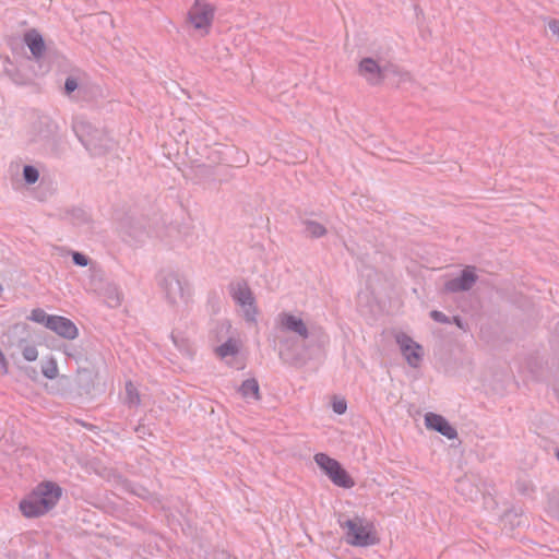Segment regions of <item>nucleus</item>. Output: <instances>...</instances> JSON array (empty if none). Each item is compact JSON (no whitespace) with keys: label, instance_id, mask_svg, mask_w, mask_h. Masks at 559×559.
<instances>
[{"label":"nucleus","instance_id":"1","mask_svg":"<svg viewBox=\"0 0 559 559\" xmlns=\"http://www.w3.org/2000/svg\"><path fill=\"white\" fill-rule=\"evenodd\" d=\"M61 495L60 486L52 481H43L20 501L19 509L25 518H39L56 507Z\"/></svg>","mask_w":559,"mask_h":559},{"label":"nucleus","instance_id":"2","mask_svg":"<svg viewBox=\"0 0 559 559\" xmlns=\"http://www.w3.org/2000/svg\"><path fill=\"white\" fill-rule=\"evenodd\" d=\"M345 542L354 547H368L379 543L374 524L361 516H353L340 523Z\"/></svg>","mask_w":559,"mask_h":559},{"label":"nucleus","instance_id":"3","mask_svg":"<svg viewBox=\"0 0 559 559\" xmlns=\"http://www.w3.org/2000/svg\"><path fill=\"white\" fill-rule=\"evenodd\" d=\"M216 14V7L209 0H194L188 10L186 22L200 36L210 34Z\"/></svg>","mask_w":559,"mask_h":559},{"label":"nucleus","instance_id":"4","mask_svg":"<svg viewBox=\"0 0 559 559\" xmlns=\"http://www.w3.org/2000/svg\"><path fill=\"white\" fill-rule=\"evenodd\" d=\"M313 459L317 465L335 486L346 489L355 486L354 479L336 460L330 457L325 453H317Z\"/></svg>","mask_w":559,"mask_h":559},{"label":"nucleus","instance_id":"5","mask_svg":"<svg viewBox=\"0 0 559 559\" xmlns=\"http://www.w3.org/2000/svg\"><path fill=\"white\" fill-rule=\"evenodd\" d=\"M234 299L243 307L247 320L253 321L257 314L254 298L246 283H237L231 288Z\"/></svg>","mask_w":559,"mask_h":559},{"label":"nucleus","instance_id":"6","mask_svg":"<svg viewBox=\"0 0 559 559\" xmlns=\"http://www.w3.org/2000/svg\"><path fill=\"white\" fill-rule=\"evenodd\" d=\"M358 74L362 76L368 84L378 86L383 83L385 74L378 61L372 58H364L358 64Z\"/></svg>","mask_w":559,"mask_h":559},{"label":"nucleus","instance_id":"7","mask_svg":"<svg viewBox=\"0 0 559 559\" xmlns=\"http://www.w3.org/2000/svg\"><path fill=\"white\" fill-rule=\"evenodd\" d=\"M396 342L407 362L412 367H418L423 357V347L405 334H399Z\"/></svg>","mask_w":559,"mask_h":559},{"label":"nucleus","instance_id":"8","mask_svg":"<svg viewBox=\"0 0 559 559\" xmlns=\"http://www.w3.org/2000/svg\"><path fill=\"white\" fill-rule=\"evenodd\" d=\"M48 329L67 340H74L79 335L76 325L70 319L61 316L53 314Z\"/></svg>","mask_w":559,"mask_h":559},{"label":"nucleus","instance_id":"9","mask_svg":"<svg viewBox=\"0 0 559 559\" xmlns=\"http://www.w3.org/2000/svg\"><path fill=\"white\" fill-rule=\"evenodd\" d=\"M477 275L475 269L467 266L463 270L460 277L449 281L445 284L448 292H462L469 289L476 282Z\"/></svg>","mask_w":559,"mask_h":559},{"label":"nucleus","instance_id":"10","mask_svg":"<svg viewBox=\"0 0 559 559\" xmlns=\"http://www.w3.org/2000/svg\"><path fill=\"white\" fill-rule=\"evenodd\" d=\"M426 426L433 429L449 439L456 437V430L440 415L429 413L425 417Z\"/></svg>","mask_w":559,"mask_h":559},{"label":"nucleus","instance_id":"11","mask_svg":"<svg viewBox=\"0 0 559 559\" xmlns=\"http://www.w3.org/2000/svg\"><path fill=\"white\" fill-rule=\"evenodd\" d=\"M280 324L283 329L293 331L302 337H307L308 335L304 321L293 314L282 313L280 316Z\"/></svg>","mask_w":559,"mask_h":559},{"label":"nucleus","instance_id":"12","mask_svg":"<svg viewBox=\"0 0 559 559\" xmlns=\"http://www.w3.org/2000/svg\"><path fill=\"white\" fill-rule=\"evenodd\" d=\"M24 40L35 57L41 56L45 51L44 39L37 31L31 29L27 32L25 34Z\"/></svg>","mask_w":559,"mask_h":559},{"label":"nucleus","instance_id":"13","mask_svg":"<svg viewBox=\"0 0 559 559\" xmlns=\"http://www.w3.org/2000/svg\"><path fill=\"white\" fill-rule=\"evenodd\" d=\"M243 397L252 396L254 400H260V389L255 379H248L242 382L239 389Z\"/></svg>","mask_w":559,"mask_h":559},{"label":"nucleus","instance_id":"14","mask_svg":"<svg viewBox=\"0 0 559 559\" xmlns=\"http://www.w3.org/2000/svg\"><path fill=\"white\" fill-rule=\"evenodd\" d=\"M41 373L45 378L53 380L59 376L57 360L53 357H47L41 361Z\"/></svg>","mask_w":559,"mask_h":559},{"label":"nucleus","instance_id":"15","mask_svg":"<svg viewBox=\"0 0 559 559\" xmlns=\"http://www.w3.org/2000/svg\"><path fill=\"white\" fill-rule=\"evenodd\" d=\"M52 316L53 314H48L45 310H43L40 308H35L31 311V313L28 316V320H31L35 323H38V324H43L44 326H46L48 329Z\"/></svg>","mask_w":559,"mask_h":559},{"label":"nucleus","instance_id":"16","mask_svg":"<svg viewBox=\"0 0 559 559\" xmlns=\"http://www.w3.org/2000/svg\"><path fill=\"white\" fill-rule=\"evenodd\" d=\"M238 353V344L234 340H228L226 343L216 348V354L221 358L234 356Z\"/></svg>","mask_w":559,"mask_h":559},{"label":"nucleus","instance_id":"17","mask_svg":"<svg viewBox=\"0 0 559 559\" xmlns=\"http://www.w3.org/2000/svg\"><path fill=\"white\" fill-rule=\"evenodd\" d=\"M307 233L311 237H321L325 234V228L319 223L309 222L307 223Z\"/></svg>","mask_w":559,"mask_h":559},{"label":"nucleus","instance_id":"18","mask_svg":"<svg viewBox=\"0 0 559 559\" xmlns=\"http://www.w3.org/2000/svg\"><path fill=\"white\" fill-rule=\"evenodd\" d=\"M22 355L27 361H35L38 358V350L34 345H25L22 349Z\"/></svg>","mask_w":559,"mask_h":559},{"label":"nucleus","instance_id":"19","mask_svg":"<svg viewBox=\"0 0 559 559\" xmlns=\"http://www.w3.org/2000/svg\"><path fill=\"white\" fill-rule=\"evenodd\" d=\"M332 408L338 415L344 414L347 409L346 401L344 399H334L332 402Z\"/></svg>","mask_w":559,"mask_h":559},{"label":"nucleus","instance_id":"20","mask_svg":"<svg viewBox=\"0 0 559 559\" xmlns=\"http://www.w3.org/2000/svg\"><path fill=\"white\" fill-rule=\"evenodd\" d=\"M24 177L27 182L34 183L38 179V171L32 166H25Z\"/></svg>","mask_w":559,"mask_h":559},{"label":"nucleus","instance_id":"21","mask_svg":"<svg viewBox=\"0 0 559 559\" xmlns=\"http://www.w3.org/2000/svg\"><path fill=\"white\" fill-rule=\"evenodd\" d=\"M126 389H127L129 401L133 404H138L140 402V397H139V394H138L134 385L131 382H129V383H127Z\"/></svg>","mask_w":559,"mask_h":559},{"label":"nucleus","instance_id":"22","mask_svg":"<svg viewBox=\"0 0 559 559\" xmlns=\"http://www.w3.org/2000/svg\"><path fill=\"white\" fill-rule=\"evenodd\" d=\"M64 87L67 93H72L78 87L76 80L72 78L67 79Z\"/></svg>","mask_w":559,"mask_h":559},{"label":"nucleus","instance_id":"23","mask_svg":"<svg viewBox=\"0 0 559 559\" xmlns=\"http://www.w3.org/2000/svg\"><path fill=\"white\" fill-rule=\"evenodd\" d=\"M73 261L75 262V264L81 266L87 265L86 257L78 252L73 254Z\"/></svg>","mask_w":559,"mask_h":559},{"label":"nucleus","instance_id":"24","mask_svg":"<svg viewBox=\"0 0 559 559\" xmlns=\"http://www.w3.org/2000/svg\"><path fill=\"white\" fill-rule=\"evenodd\" d=\"M0 373L5 374L8 373V362L7 359L0 349Z\"/></svg>","mask_w":559,"mask_h":559},{"label":"nucleus","instance_id":"25","mask_svg":"<svg viewBox=\"0 0 559 559\" xmlns=\"http://www.w3.org/2000/svg\"><path fill=\"white\" fill-rule=\"evenodd\" d=\"M549 29L554 35H556L559 38V21L558 20H551L548 23Z\"/></svg>","mask_w":559,"mask_h":559},{"label":"nucleus","instance_id":"26","mask_svg":"<svg viewBox=\"0 0 559 559\" xmlns=\"http://www.w3.org/2000/svg\"><path fill=\"white\" fill-rule=\"evenodd\" d=\"M431 316L435 320L437 321H445V317L443 313L439 312V311H432L431 312Z\"/></svg>","mask_w":559,"mask_h":559},{"label":"nucleus","instance_id":"27","mask_svg":"<svg viewBox=\"0 0 559 559\" xmlns=\"http://www.w3.org/2000/svg\"><path fill=\"white\" fill-rule=\"evenodd\" d=\"M557 459L559 460V451L557 452Z\"/></svg>","mask_w":559,"mask_h":559}]
</instances>
